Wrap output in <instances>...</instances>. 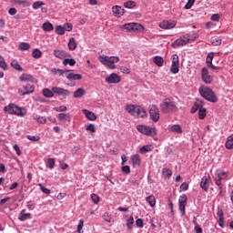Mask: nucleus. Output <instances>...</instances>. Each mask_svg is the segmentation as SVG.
Instances as JSON below:
<instances>
[{
  "mask_svg": "<svg viewBox=\"0 0 233 233\" xmlns=\"http://www.w3.org/2000/svg\"><path fill=\"white\" fill-rule=\"evenodd\" d=\"M98 61H100L104 66H107L109 70H116V63H119V56H108L106 55H101L98 57Z\"/></svg>",
  "mask_w": 233,
  "mask_h": 233,
  "instance_id": "nucleus-1",
  "label": "nucleus"
},
{
  "mask_svg": "<svg viewBox=\"0 0 233 233\" xmlns=\"http://www.w3.org/2000/svg\"><path fill=\"white\" fill-rule=\"evenodd\" d=\"M137 130L140 132V134H144V136H148L149 137H153L155 141H157V129L156 127H150L145 125H139L137 127Z\"/></svg>",
  "mask_w": 233,
  "mask_h": 233,
  "instance_id": "nucleus-2",
  "label": "nucleus"
},
{
  "mask_svg": "<svg viewBox=\"0 0 233 233\" xmlns=\"http://www.w3.org/2000/svg\"><path fill=\"white\" fill-rule=\"evenodd\" d=\"M160 110L163 114H170V112L177 111V106H176V102L170 100V98H166L160 104Z\"/></svg>",
  "mask_w": 233,
  "mask_h": 233,
  "instance_id": "nucleus-3",
  "label": "nucleus"
},
{
  "mask_svg": "<svg viewBox=\"0 0 233 233\" xmlns=\"http://www.w3.org/2000/svg\"><path fill=\"white\" fill-rule=\"evenodd\" d=\"M199 94L204 99H207V101H210V103H218V96L210 87H200Z\"/></svg>",
  "mask_w": 233,
  "mask_h": 233,
  "instance_id": "nucleus-4",
  "label": "nucleus"
},
{
  "mask_svg": "<svg viewBox=\"0 0 233 233\" xmlns=\"http://www.w3.org/2000/svg\"><path fill=\"white\" fill-rule=\"evenodd\" d=\"M4 111L7 112V114H11L14 116H26V110L25 108L19 107L15 104H9L8 106L4 107Z\"/></svg>",
  "mask_w": 233,
  "mask_h": 233,
  "instance_id": "nucleus-5",
  "label": "nucleus"
},
{
  "mask_svg": "<svg viewBox=\"0 0 233 233\" xmlns=\"http://www.w3.org/2000/svg\"><path fill=\"white\" fill-rule=\"evenodd\" d=\"M122 30H127V32H143L144 28L141 24L137 23H128L121 25Z\"/></svg>",
  "mask_w": 233,
  "mask_h": 233,
  "instance_id": "nucleus-6",
  "label": "nucleus"
},
{
  "mask_svg": "<svg viewBox=\"0 0 233 233\" xmlns=\"http://www.w3.org/2000/svg\"><path fill=\"white\" fill-rule=\"evenodd\" d=\"M148 110H149V116L152 119V121H154L155 123H157V121H159V108H157V106L156 105H150L148 106Z\"/></svg>",
  "mask_w": 233,
  "mask_h": 233,
  "instance_id": "nucleus-7",
  "label": "nucleus"
},
{
  "mask_svg": "<svg viewBox=\"0 0 233 233\" xmlns=\"http://www.w3.org/2000/svg\"><path fill=\"white\" fill-rule=\"evenodd\" d=\"M52 90L56 96H58L61 97H68L72 94L68 89H65L59 86H53Z\"/></svg>",
  "mask_w": 233,
  "mask_h": 233,
  "instance_id": "nucleus-8",
  "label": "nucleus"
},
{
  "mask_svg": "<svg viewBox=\"0 0 233 233\" xmlns=\"http://www.w3.org/2000/svg\"><path fill=\"white\" fill-rule=\"evenodd\" d=\"M210 183H212V178L210 177V175L204 176L200 181V188H202V190H204L205 192H208Z\"/></svg>",
  "mask_w": 233,
  "mask_h": 233,
  "instance_id": "nucleus-9",
  "label": "nucleus"
},
{
  "mask_svg": "<svg viewBox=\"0 0 233 233\" xmlns=\"http://www.w3.org/2000/svg\"><path fill=\"white\" fill-rule=\"evenodd\" d=\"M188 41H190V38L187 36V35H184L180 38L177 39L173 44V48H177V46H185V45H188Z\"/></svg>",
  "mask_w": 233,
  "mask_h": 233,
  "instance_id": "nucleus-10",
  "label": "nucleus"
},
{
  "mask_svg": "<svg viewBox=\"0 0 233 233\" xmlns=\"http://www.w3.org/2000/svg\"><path fill=\"white\" fill-rule=\"evenodd\" d=\"M172 59L170 72L171 74H177L179 72V56L177 55H173Z\"/></svg>",
  "mask_w": 233,
  "mask_h": 233,
  "instance_id": "nucleus-11",
  "label": "nucleus"
},
{
  "mask_svg": "<svg viewBox=\"0 0 233 233\" xmlns=\"http://www.w3.org/2000/svg\"><path fill=\"white\" fill-rule=\"evenodd\" d=\"M201 77L206 85H210V83H212V81L214 80L212 76L208 75V69L207 67L202 68Z\"/></svg>",
  "mask_w": 233,
  "mask_h": 233,
  "instance_id": "nucleus-12",
  "label": "nucleus"
},
{
  "mask_svg": "<svg viewBox=\"0 0 233 233\" xmlns=\"http://www.w3.org/2000/svg\"><path fill=\"white\" fill-rule=\"evenodd\" d=\"M176 26V21L174 20H164L159 24V27L163 30H170Z\"/></svg>",
  "mask_w": 233,
  "mask_h": 233,
  "instance_id": "nucleus-13",
  "label": "nucleus"
},
{
  "mask_svg": "<svg viewBox=\"0 0 233 233\" xmlns=\"http://www.w3.org/2000/svg\"><path fill=\"white\" fill-rule=\"evenodd\" d=\"M106 83L117 85V83H121V76L116 73H112L109 76L106 77Z\"/></svg>",
  "mask_w": 233,
  "mask_h": 233,
  "instance_id": "nucleus-14",
  "label": "nucleus"
},
{
  "mask_svg": "<svg viewBox=\"0 0 233 233\" xmlns=\"http://www.w3.org/2000/svg\"><path fill=\"white\" fill-rule=\"evenodd\" d=\"M179 210L182 216L186 214V207H187V195H183L178 199Z\"/></svg>",
  "mask_w": 233,
  "mask_h": 233,
  "instance_id": "nucleus-15",
  "label": "nucleus"
},
{
  "mask_svg": "<svg viewBox=\"0 0 233 233\" xmlns=\"http://www.w3.org/2000/svg\"><path fill=\"white\" fill-rule=\"evenodd\" d=\"M147 116H148V114H147V110L145 109V107L138 105L137 107V112L135 113V117H141L145 119Z\"/></svg>",
  "mask_w": 233,
  "mask_h": 233,
  "instance_id": "nucleus-16",
  "label": "nucleus"
},
{
  "mask_svg": "<svg viewBox=\"0 0 233 233\" xmlns=\"http://www.w3.org/2000/svg\"><path fill=\"white\" fill-rule=\"evenodd\" d=\"M112 12L116 17H121V15H124L125 14V9L119 5H114L112 7Z\"/></svg>",
  "mask_w": 233,
  "mask_h": 233,
  "instance_id": "nucleus-17",
  "label": "nucleus"
},
{
  "mask_svg": "<svg viewBox=\"0 0 233 233\" xmlns=\"http://www.w3.org/2000/svg\"><path fill=\"white\" fill-rule=\"evenodd\" d=\"M137 106L138 105L128 104L126 106V110L127 113L130 114V116H133L134 117H136V112L137 111Z\"/></svg>",
  "mask_w": 233,
  "mask_h": 233,
  "instance_id": "nucleus-18",
  "label": "nucleus"
},
{
  "mask_svg": "<svg viewBox=\"0 0 233 233\" xmlns=\"http://www.w3.org/2000/svg\"><path fill=\"white\" fill-rule=\"evenodd\" d=\"M54 56L57 57V59H65V57H68L69 55L64 50L56 49L54 50Z\"/></svg>",
  "mask_w": 233,
  "mask_h": 233,
  "instance_id": "nucleus-19",
  "label": "nucleus"
},
{
  "mask_svg": "<svg viewBox=\"0 0 233 233\" xmlns=\"http://www.w3.org/2000/svg\"><path fill=\"white\" fill-rule=\"evenodd\" d=\"M66 77L69 79V81H80V79H83V76L74 73H66Z\"/></svg>",
  "mask_w": 233,
  "mask_h": 233,
  "instance_id": "nucleus-20",
  "label": "nucleus"
},
{
  "mask_svg": "<svg viewBox=\"0 0 233 233\" xmlns=\"http://www.w3.org/2000/svg\"><path fill=\"white\" fill-rule=\"evenodd\" d=\"M82 112L89 121H96V119H97L96 114L88 109H83Z\"/></svg>",
  "mask_w": 233,
  "mask_h": 233,
  "instance_id": "nucleus-21",
  "label": "nucleus"
},
{
  "mask_svg": "<svg viewBox=\"0 0 233 233\" xmlns=\"http://www.w3.org/2000/svg\"><path fill=\"white\" fill-rule=\"evenodd\" d=\"M25 210L22 209L19 216H18V219L19 221H26V219H32V214L30 213H25Z\"/></svg>",
  "mask_w": 233,
  "mask_h": 233,
  "instance_id": "nucleus-22",
  "label": "nucleus"
},
{
  "mask_svg": "<svg viewBox=\"0 0 233 233\" xmlns=\"http://www.w3.org/2000/svg\"><path fill=\"white\" fill-rule=\"evenodd\" d=\"M51 72L54 74V76H64V75L66 76V74H68V72H70V70H68V69L63 70V69H59V68H52Z\"/></svg>",
  "mask_w": 233,
  "mask_h": 233,
  "instance_id": "nucleus-23",
  "label": "nucleus"
},
{
  "mask_svg": "<svg viewBox=\"0 0 233 233\" xmlns=\"http://www.w3.org/2000/svg\"><path fill=\"white\" fill-rule=\"evenodd\" d=\"M19 79L22 82H25V81H30L31 83L35 82V78H34L32 75H28V74H22Z\"/></svg>",
  "mask_w": 233,
  "mask_h": 233,
  "instance_id": "nucleus-24",
  "label": "nucleus"
},
{
  "mask_svg": "<svg viewBox=\"0 0 233 233\" xmlns=\"http://www.w3.org/2000/svg\"><path fill=\"white\" fill-rule=\"evenodd\" d=\"M169 132H172L173 134H183V128H181V126L179 125H173L171 126Z\"/></svg>",
  "mask_w": 233,
  "mask_h": 233,
  "instance_id": "nucleus-25",
  "label": "nucleus"
},
{
  "mask_svg": "<svg viewBox=\"0 0 233 233\" xmlns=\"http://www.w3.org/2000/svg\"><path fill=\"white\" fill-rule=\"evenodd\" d=\"M225 147L228 150H233V134L228 137Z\"/></svg>",
  "mask_w": 233,
  "mask_h": 233,
  "instance_id": "nucleus-26",
  "label": "nucleus"
},
{
  "mask_svg": "<svg viewBox=\"0 0 233 233\" xmlns=\"http://www.w3.org/2000/svg\"><path fill=\"white\" fill-rule=\"evenodd\" d=\"M86 94V90L80 87L76 91L74 92V97L76 99H79V98L83 97V96H85Z\"/></svg>",
  "mask_w": 233,
  "mask_h": 233,
  "instance_id": "nucleus-27",
  "label": "nucleus"
},
{
  "mask_svg": "<svg viewBox=\"0 0 233 233\" xmlns=\"http://www.w3.org/2000/svg\"><path fill=\"white\" fill-rule=\"evenodd\" d=\"M42 30H44V32H52V30H54V25L50 22H46L42 25Z\"/></svg>",
  "mask_w": 233,
  "mask_h": 233,
  "instance_id": "nucleus-28",
  "label": "nucleus"
},
{
  "mask_svg": "<svg viewBox=\"0 0 233 233\" xmlns=\"http://www.w3.org/2000/svg\"><path fill=\"white\" fill-rule=\"evenodd\" d=\"M131 159L133 167H139L141 165V157L139 155H134Z\"/></svg>",
  "mask_w": 233,
  "mask_h": 233,
  "instance_id": "nucleus-29",
  "label": "nucleus"
},
{
  "mask_svg": "<svg viewBox=\"0 0 233 233\" xmlns=\"http://www.w3.org/2000/svg\"><path fill=\"white\" fill-rule=\"evenodd\" d=\"M221 43H223V40L219 36H213L211 38V44L213 46H221Z\"/></svg>",
  "mask_w": 233,
  "mask_h": 233,
  "instance_id": "nucleus-30",
  "label": "nucleus"
},
{
  "mask_svg": "<svg viewBox=\"0 0 233 233\" xmlns=\"http://www.w3.org/2000/svg\"><path fill=\"white\" fill-rule=\"evenodd\" d=\"M68 48L71 51H74L77 48V42H76V38L72 37L71 39H69Z\"/></svg>",
  "mask_w": 233,
  "mask_h": 233,
  "instance_id": "nucleus-31",
  "label": "nucleus"
},
{
  "mask_svg": "<svg viewBox=\"0 0 233 233\" xmlns=\"http://www.w3.org/2000/svg\"><path fill=\"white\" fill-rule=\"evenodd\" d=\"M59 121H67V122H70V115L69 114H66V113H60L58 114L57 116Z\"/></svg>",
  "mask_w": 233,
  "mask_h": 233,
  "instance_id": "nucleus-32",
  "label": "nucleus"
},
{
  "mask_svg": "<svg viewBox=\"0 0 233 233\" xmlns=\"http://www.w3.org/2000/svg\"><path fill=\"white\" fill-rule=\"evenodd\" d=\"M33 119H35V121H36L37 123H40V125H45V123H46V117L45 116L33 115Z\"/></svg>",
  "mask_w": 233,
  "mask_h": 233,
  "instance_id": "nucleus-33",
  "label": "nucleus"
},
{
  "mask_svg": "<svg viewBox=\"0 0 233 233\" xmlns=\"http://www.w3.org/2000/svg\"><path fill=\"white\" fill-rule=\"evenodd\" d=\"M32 56L34 57V59H41V57H43V52H41L39 48H35L32 52Z\"/></svg>",
  "mask_w": 233,
  "mask_h": 233,
  "instance_id": "nucleus-34",
  "label": "nucleus"
},
{
  "mask_svg": "<svg viewBox=\"0 0 233 233\" xmlns=\"http://www.w3.org/2000/svg\"><path fill=\"white\" fill-rule=\"evenodd\" d=\"M146 201L150 205V207H156V197H154V195L147 197Z\"/></svg>",
  "mask_w": 233,
  "mask_h": 233,
  "instance_id": "nucleus-35",
  "label": "nucleus"
},
{
  "mask_svg": "<svg viewBox=\"0 0 233 233\" xmlns=\"http://www.w3.org/2000/svg\"><path fill=\"white\" fill-rule=\"evenodd\" d=\"M12 3H14V5H18L19 6H30V3L25 0H12Z\"/></svg>",
  "mask_w": 233,
  "mask_h": 233,
  "instance_id": "nucleus-36",
  "label": "nucleus"
},
{
  "mask_svg": "<svg viewBox=\"0 0 233 233\" xmlns=\"http://www.w3.org/2000/svg\"><path fill=\"white\" fill-rule=\"evenodd\" d=\"M153 61H154L155 65H157V66H163V65L165 63V60L161 56H155Z\"/></svg>",
  "mask_w": 233,
  "mask_h": 233,
  "instance_id": "nucleus-37",
  "label": "nucleus"
},
{
  "mask_svg": "<svg viewBox=\"0 0 233 233\" xmlns=\"http://www.w3.org/2000/svg\"><path fill=\"white\" fill-rule=\"evenodd\" d=\"M162 175L164 176V177L170 179L172 177V170H170V168L165 167L162 169Z\"/></svg>",
  "mask_w": 233,
  "mask_h": 233,
  "instance_id": "nucleus-38",
  "label": "nucleus"
},
{
  "mask_svg": "<svg viewBox=\"0 0 233 233\" xmlns=\"http://www.w3.org/2000/svg\"><path fill=\"white\" fill-rule=\"evenodd\" d=\"M63 65L66 66V65H69L70 66H76V60L74 58H66L63 61Z\"/></svg>",
  "mask_w": 233,
  "mask_h": 233,
  "instance_id": "nucleus-39",
  "label": "nucleus"
},
{
  "mask_svg": "<svg viewBox=\"0 0 233 233\" xmlns=\"http://www.w3.org/2000/svg\"><path fill=\"white\" fill-rule=\"evenodd\" d=\"M54 91L51 89H48V88H45L43 89V96H45V97H54Z\"/></svg>",
  "mask_w": 233,
  "mask_h": 233,
  "instance_id": "nucleus-40",
  "label": "nucleus"
},
{
  "mask_svg": "<svg viewBox=\"0 0 233 233\" xmlns=\"http://www.w3.org/2000/svg\"><path fill=\"white\" fill-rule=\"evenodd\" d=\"M186 37H188V43H192V41H196L199 37V35L198 33H193V34H187Z\"/></svg>",
  "mask_w": 233,
  "mask_h": 233,
  "instance_id": "nucleus-41",
  "label": "nucleus"
},
{
  "mask_svg": "<svg viewBox=\"0 0 233 233\" xmlns=\"http://www.w3.org/2000/svg\"><path fill=\"white\" fill-rule=\"evenodd\" d=\"M24 90L25 92H29V94H34L35 90V86H32V85H26L23 86Z\"/></svg>",
  "mask_w": 233,
  "mask_h": 233,
  "instance_id": "nucleus-42",
  "label": "nucleus"
},
{
  "mask_svg": "<svg viewBox=\"0 0 233 233\" xmlns=\"http://www.w3.org/2000/svg\"><path fill=\"white\" fill-rule=\"evenodd\" d=\"M213 59H214V53H208L206 59L207 66H212Z\"/></svg>",
  "mask_w": 233,
  "mask_h": 233,
  "instance_id": "nucleus-43",
  "label": "nucleus"
},
{
  "mask_svg": "<svg viewBox=\"0 0 233 233\" xmlns=\"http://www.w3.org/2000/svg\"><path fill=\"white\" fill-rule=\"evenodd\" d=\"M85 128L86 132L96 133V126L94 124H86Z\"/></svg>",
  "mask_w": 233,
  "mask_h": 233,
  "instance_id": "nucleus-44",
  "label": "nucleus"
},
{
  "mask_svg": "<svg viewBox=\"0 0 233 233\" xmlns=\"http://www.w3.org/2000/svg\"><path fill=\"white\" fill-rule=\"evenodd\" d=\"M55 32L57 35H65V27L63 25H57Z\"/></svg>",
  "mask_w": 233,
  "mask_h": 233,
  "instance_id": "nucleus-45",
  "label": "nucleus"
},
{
  "mask_svg": "<svg viewBox=\"0 0 233 233\" xmlns=\"http://www.w3.org/2000/svg\"><path fill=\"white\" fill-rule=\"evenodd\" d=\"M0 68H2V70H8V66L5 61V57H3V56L1 55H0Z\"/></svg>",
  "mask_w": 233,
  "mask_h": 233,
  "instance_id": "nucleus-46",
  "label": "nucleus"
},
{
  "mask_svg": "<svg viewBox=\"0 0 233 233\" xmlns=\"http://www.w3.org/2000/svg\"><path fill=\"white\" fill-rule=\"evenodd\" d=\"M152 146L150 145H147V146H143L141 148H140V153L141 154H147V152H152Z\"/></svg>",
  "mask_w": 233,
  "mask_h": 233,
  "instance_id": "nucleus-47",
  "label": "nucleus"
},
{
  "mask_svg": "<svg viewBox=\"0 0 233 233\" xmlns=\"http://www.w3.org/2000/svg\"><path fill=\"white\" fill-rule=\"evenodd\" d=\"M11 66H13L15 70H18L20 72L23 71V67H21V66L19 65V62H17L16 60H13L11 62Z\"/></svg>",
  "mask_w": 233,
  "mask_h": 233,
  "instance_id": "nucleus-48",
  "label": "nucleus"
},
{
  "mask_svg": "<svg viewBox=\"0 0 233 233\" xmlns=\"http://www.w3.org/2000/svg\"><path fill=\"white\" fill-rule=\"evenodd\" d=\"M205 117H207V109L205 107L198 109V118L205 119Z\"/></svg>",
  "mask_w": 233,
  "mask_h": 233,
  "instance_id": "nucleus-49",
  "label": "nucleus"
},
{
  "mask_svg": "<svg viewBox=\"0 0 233 233\" xmlns=\"http://www.w3.org/2000/svg\"><path fill=\"white\" fill-rule=\"evenodd\" d=\"M132 225H134V217L130 216L129 218L127 219V227L129 230H132Z\"/></svg>",
  "mask_w": 233,
  "mask_h": 233,
  "instance_id": "nucleus-50",
  "label": "nucleus"
},
{
  "mask_svg": "<svg viewBox=\"0 0 233 233\" xmlns=\"http://www.w3.org/2000/svg\"><path fill=\"white\" fill-rule=\"evenodd\" d=\"M125 8H136V2L134 1H127L124 3Z\"/></svg>",
  "mask_w": 233,
  "mask_h": 233,
  "instance_id": "nucleus-51",
  "label": "nucleus"
},
{
  "mask_svg": "<svg viewBox=\"0 0 233 233\" xmlns=\"http://www.w3.org/2000/svg\"><path fill=\"white\" fill-rule=\"evenodd\" d=\"M43 5H45V2L36 1L33 4V8L34 10H39V8H41Z\"/></svg>",
  "mask_w": 233,
  "mask_h": 233,
  "instance_id": "nucleus-52",
  "label": "nucleus"
},
{
  "mask_svg": "<svg viewBox=\"0 0 233 233\" xmlns=\"http://www.w3.org/2000/svg\"><path fill=\"white\" fill-rule=\"evenodd\" d=\"M19 48H20L22 51L30 50V44L23 42V43H21V44L19 45Z\"/></svg>",
  "mask_w": 233,
  "mask_h": 233,
  "instance_id": "nucleus-53",
  "label": "nucleus"
},
{
  "mask_svg": "<svg viewBox=\"0 0 233 233\" xmlns=\"http://www.w3.org/2000/svg\"><path fill=\"white\" fill-rule=\"evenodd\" d=\"M203 105H204L203 101H202V100H199V99H197L196 102H195V104H194V106H195L198 110H201V109L204 108V107H203Z\"/></svg>",
  "mask_w": 233,
  "mask_h": 233,
  "instance_id": "nucleus-54",
  "label": "nucleus"
},
{
  "mask_svg": "<svg viewBox=\"0 0 233 233\" xmlns=\"http://www.w3.org/2000/svg\"><path fill=\"white\" fill-rule=\"evenodd\" d=\"M47 167H48V168H51V169L54 168V167H56V159L48 158Z\"/></svg>",
  "mask_w": 233,
  "mask_h": 233,
  "instance_id": "nucleus-55",
  "label": "nucleus"
},
{
  "mask_svg": "<svg viewBox=\"0 0 233 233\" xmlns=\"http://www.w3.org/2000/svg\"><path fill=\"white\" fill-rule=\"evenodd\" d=\"M74 28V25H72L71 23H66L64 25V29L66 32H72V29Z\"/></svg>",
  "mask_w": 233,
  "mask_h": 233,
  "instance_id": "nucleus-56",
  "label": "nucleus"
},
{
  "mask_svg": "<svg viewBox=\"0 0 233 233\" xmlns=\"http://www.w3.org/2000/svg\"><path fill=\"white\" fill-rule=\"evenodd\" d=\"M83 227H85V221L83 219H80L79 224L77 226V232L78 233H83V231H81V230H83Z\"/></svg>",
  "mask_w": 233,
  "mask_h": 233,
  "instance_id": "nucleus-57",
  "label": "nucleus"
},
{
  "mask_svg": "<svg viewBox=\"0 0 233 233\" xmlns=\"http://www.w3.org/2000/svg\"><path fill=\"white\" fill-rule=\"evenodd\" d=\"M53 110L56 112H66L67 108L66 106H60L58 107H54Z\"/></svg>",
  "mask_w": 233,
  "mask_h": 233,
  "instance_id": "nucleus-58",
  "label": "nucleus"
},
{
  "mask_svg": "<svg viewBox=\"0 0 233 233\" xmlns=\"http://www.w3.org/2000/svg\"><path fill=\"white\" fill-rule=\"evenodd\" d=\"M91 199L95 203V205H97V203H99V196H97L96 194H91Z\"/></svg>",
  "mask_w": 233,
  "mask_h": 233,
  "instance_id": "nucleus-59",
  "label": "nucleus"
},
{
  "mask_svg": "<svg viewBox=\"0 0 233 233\" xmlns=\"http://www.w3.org/2000/svg\"><path fill=\"white\" fill-rule=\"evenodd\" d=\"M194 3H196V0H188L187 5H185V8L187 10H190V8H192V6H194Z\"/></svg>",
  "mask_w": 233,
  "mask_h": 233,
  "instance_id": "nucleus-60",
  "label": "nucleus"
},
{
  "mask_svg": "<svg viewBox=\"0 0 233 233\" xmlns=\"http://www.w3.org/2000/svg\"><path fill=\"white\" fill-rule=\"evenodd\" d=\"M38 187H40V190H42L44 192V194H50V189L46 188L43 186V184L39 183Z\"/></svg>",
  "mask_w": 233,
  "mask_h": 233,
  "instance_id": "nucleus-61",
  "label": "nucleus"
},
{
  "mask_svg": "<svg viewBox=\"0 0 233 233\" xmlns=\"http://www.w3.org/2000/svg\"><path fill=\"white\" fill-rule=\"evenodd\" d=\"M217 177L219 178V179H227L228 177V175L226 172H220V173H218L217 174Z\"/></svg>",
  "mask_w": 233,
  "mask_h": 233,
  "instance_id": "nucleus-62",
  "label": "nucleus"
},
{
  "mask_svg": "<svg viewBox=\"0 0 233 233\" xmlns=\"http://www.w3.org/2000/svg\"><path fill=\"white\" fill-rule=\"evenodd\" d=\"M219 19H221V15L219 14H214L211 16V21L219 22Z\"/></svg>",
  "mask_w": 233,
  "mask_h": 233,
  "instance_id": "nucleus-63",
  "label": "nucleus"
},
{
  "mask_svg": "<svg viewBox=\"0 0 233 233\" xmlns=\"http://www.w3.org/2000/svg\"><path fill=\"white\" fill-rule=\"evenodd\" d=\"M27 139H29V141H39L40 137L39 136H27Z\"/></svg>",
  "mask_w": 233,
  "mask_h": 233,
  "instance_id": "nucleus-64",
  "label": "nucleus"
}]
</instances>
